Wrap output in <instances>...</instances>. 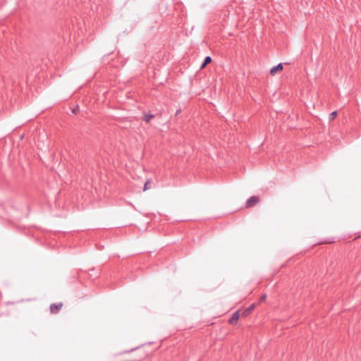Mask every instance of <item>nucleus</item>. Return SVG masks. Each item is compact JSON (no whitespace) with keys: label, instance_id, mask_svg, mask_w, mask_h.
Instances as JSON below:
<instances>
[{"label":"nucleus","instance_id":"obj_11","mask_svg":"<svg viewBox=\"0 0 361 361\" xmlns=\"http://www.w3.org/2000/svg\"><path fill=\"white\" fill-rule=\"evenodd\" d=\"M78 109V108H74V109H72V112L74 114H76Z\"/></svg>","mask_w":361,"mask_h":361},{"label":"nucleus","instance_id":"obj_10","mask_svg":"<svg viewBox=\"0 0 361 361\" xmlns=\"http://www.w3.org/2000/svg\"><path fill=\"white\" fill-rule=\"evenodd\" d=\"M150 185H151V183L149 181H147L144 185V190H148L150 188Z\"/></svg>","mask_w":361,"mask_h":361},{"label":"nucleus","instance_id":"obj_6","mask_svg":"<svg viewBox=\"0 0 361 361\" xmlns=\"http://www.w3.org/2000/svg\"><path fill=\"white\" fill-rule=\"evenodd\" d=\"M99 273H100L99 269H92L89 271L88 274L91 278L95 279L99 275Z\"/></svg>","mask_w":361,"mask_h":361},{"label":"nucleus","instance_id":"obj_2","mask_svg":"<svg viewBox=\"0 0 361 361\" xmlns=\"http://www.w3.org/2000/svg\"><path fill=\"white\" fill-rule=\"evenodd\" d=\"M259 202V198L257 196L250 197L246 202V207L255 206Z\"/></svg>","mask_w":361,"mask_h":361},{"label":"nucleus","instance_id":"obj_3","mask_svg":"<svg viewBox=\"0 0 361 361\" xmlns=\"http://www.w3.org/2000/svg\"><path fill=\"white\" fill-rule=\"evenodd\" d=\"M255 307V305L254 303L250 305L248 307H247L246 309H245L244 310L242 311V312L240 313L241 317H247L253 311Z\"/></svg>","mask_w":361,"mask_h":361},{"label":"nucleus","instance_id":"obj_5","mask_svg":"<svg viewBox=\"0 0 361 361\" xmlns=\"http://www.w3.org/2000/svg\"><path fill=\"white\" fill-rule=\"evenodd\" d=\"M283 70V64L279 63L277 66H275L272 67L270 70V74L274 75H275L278 71H281Z\"/></svg>","mask_w":361,"mask_h":361},{"label":"nucleus","instance_id":"obj_12","mask_svg":"<svg viewBox=\"0 0 361 361\" xmlns=\"http://www.w3.org/2000/svg\"><path fill=\"white\" fill-rule=\"evenodd\" d=\"M265 298H266V295H262V296H261V298H260V301H263V300H265Z\"/></svg>","mask_w":361,"mask_h":361},{"label":"nucleus","instance_id":"obj_9","mask_svg":"<svg viewBox=\"0 0 361 361\" xmlns=\"http://www.w3.org/2000/svg\"><path fill=\"white\" fill-rule=\"evenodd\" d=\"M337 116V111H333L329 114V121H333Z\"/></svg>","mask_w":361,"mask_h":361},{"label":"nucleus","instance_id":"obj_4","mask_svg":"<svg viewBox=\"0 0 361 361\" xmlns=\"http://www.w3.org/2000/svg\"><path fill=\"white\" fill-rule=\"evenodd\" d=\"M240 316H241L240 314V311L235 312V313L233 314L231 317L229 319L228 323L230 324H235L237 322V321L238 320Z\"/></svg>","mask_w":361,"mask_h":361},{"label":"nucleus","instance_id":"obj_8","mask_svg":"<svg viewBox=\"0 0 361 361\" xmlns=\"http://www.w3.org/2000/svg\"><path fill=\"white\" fill-rule=\"evenodd\" d=\"M154 116L153 114H145L143 116V121L146 123H149L151 119L153 118Z\"/></svg>","mask_w":361,"mask_h":361},{"label":"nucleus","instance_id":"obj_7","mask_svg":"<svg viewBox=\"0 0 361 361\" xmlns=\"http://www.w3.org/2000/svg\"><path fill=\"white\" fill-rule=\"evenodd\" d=\"M212 61V58L210 56H206L204 60L201 65V69L204 68L207 64H209Z\"/></svg>","mask_w":361,"mask_h":361},{"label":"nucleus","instance_id":"obj_1","mask_svg":"<svg viewBox=\"0 0 361 361\" xmlns=\"http://www.w3.org/2000/svg\"><path fill=\"white\" fill-rule=\"evenodd\" d=\"M63 307L62 302L52 303L49 307V310L51 314H57Z\"/></svg>","mask_w":361,"mask_h":361}]
</instances>
